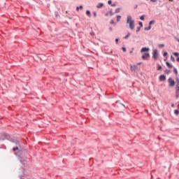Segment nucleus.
<instances>
[{
  "mask_svg": "<svg viewBox=\"0 0 179 179\" xmlns=\"http://www.w3.org/2000/svg\"><path fill=\"white\" fill-rule=\"evenodd\" d=\"M127 23L129 24V27L131 30H134V29H135V21L132 20V17L131 15L127 16Z\"/></svg>",
  "mask_w": 179,
  "mask_h": 179,
  "instance_id": "1",
  "label": "nucleus"
},
{
  "mask_svg": "<svg viewBox=\"0 0 179 179\" xmlns=\"http://www.w3.org/2000/svg\"><path fill=\"white\" fill-rule=\"evenodd\" d=\"M169 82V85L170 87H174L175 85H176V81H174V80H173V78H169L168 80Z\"/></svg>",
  "mask_w": 179,
  "mask_h": 179,
  "instance_id": "2",
  "label": "nucleus"
},
{
  "mask_svg": "<svg viewBox=\"0 0 179 179\" xmlns=\"http://www.w3.org/2000/svg\"><path fill=\"white\" fill-rule=\"evenodd\" d=\"M149 57H150V55L149 54V52H145V53L143 54L142 59H148V58H149Z\"/></svg>",
  "mask_w": 179,
  "mask_h": 179,
  "instance_id": "3",
  "label": "nucleus"
},
{
  "mask_svg": "<svg viewBox=\"0 0 179 179\" xmlns=\"http://www.w3.org/2000/svg\"><path fill=\"white\" fill-rule=\"evenodd\" d=\"M176 93H178V92H179V79H178V78H176Z\"/></svg>",
  "mask_w": 179,
  "mask_h": 179,
  "instance_id": "4",
  "label": "nucleus"
},
{
  "mask_svg": "<svg viewBox=\"0 0 179 179\" xmlns=\"http://www.w3.org/2000/svg\"><path fill=\"white\" fill-rule=\"evenodd\" d=\"M131 70L132 71V72H136V71H138V66H131Z\"/></svg>",
  "mask_w": 179,
  "mask_h": 179,
  "instance_id": "5",
  "label": "nucleus"
},
{
  "mask_svg": "<svg viewBox=\"0 0 179 179\" xmlns=\"http://www.w3.org/2000/svg\"><path fill=\"white\" fill-rule=\"evenodd\" d=\"M159 54L157 53V50H155L153 51V57L155 59H157V57H158Z\"/></svg>",
  "mask_w": 179,
  "mask_h": 179,
  "instance_id": "6",
  "label": "nucleus"
},
{
  "mask_svg": "<svg viewBox=\"0 0 179 179\" xmlns=\"http://www.w3.org/2000/svg\"><path fill=\"white\" fill-rule=\"evenodd\" d=\"M159 80H161V82H164V80H166V76L164 75H161L159 76Z\"/></svg>",
  "mask_w": 179,
  "mask_h": 179,
  "instance_id": "7",
  "label": "nucleus"
},
{
  "mask_svg": "<svg viewBox=\"0 0 179 179\" xmlns=\"http://www.w3.org/2000/svg\"><path fill=\"white\" fill-rule=\"evenodd\" d=\"M148 51H149V48H143L141 52H148Z\"/></svg>",
  "mask_w": 179,
  "mask_h": 179,
  "instance_id": "8",
  "label": "nucleus"
},
{
  "mask_svg": "<svg viewBox=\"0 0 179 179\" xmlns=\"http://www.w3.org/2000/svg\"><path fill=\"white\" fill-rule=\"evenodd\" d=\"M103 3H99L97 6L96 8H98L99 9V8H103Z\"/></svg>",
  "mask_w": 179,
  "mask_h": 179,
  "instance_id": "9",
  "label": "nucleus"
},
{
  "mask_svg": "<svg viewBox=\"0 0 179 179\" xmlns=\"http://www.w3.org/2000/svg\"><path fill=\"white\" fill-rule=\"evenodd\" d=\"M166 66H167L168 68H169V69L173 68V65L170 64V63H169L168 62H166Z\"/></svg>",
  "mask_w": 179,
  "mask_h": 179,
  "instance_id": "10",
  "label": "nucleus"
},
{
  "mask_svg": "<svg viewBox=\"0 0 179 179\" xmlns=\"http://www.w3.org/2000/svg\"><path fill=\"white\" fill-rule=\"evenodd\" d=\"M155 20H151L150 22H149V24L150 26H152V24H155Z\"/></svg>",
  "mask_w": 179,
  "mask_h": 179,
  "instance_id": "11",
  "label": "nucleus"
},
{
  "mask_svg": "<svg viewBox=\"0 0 179 179\" xmlns=\"http://www.w3.org/2000/svg\"><path fill=\"white\" fill-rule=\"evenodd\" d=\"M13 150L14 152H16V150H19V146L17 145L15 148H13Z\"/></svg>",
  "mask_w": 179,
  "mask_h": 179,
  "instance_id": "12",
  "label": "nucleus"
},
{
  "mask_svg": "<svg viewBox=\"0 0 179 179\" xmlns=\"http://www.w3.org/2000/svg\"><path fill=\"white\" fill-rule=\"evenodd\" d=\"M116 20H117V22H120V20H121V15H117Z\"/></svg>",
  "mask_w": 179,
  "mask_h": 179,
  "instance_id": "13",
  "label": "nucleus"
},
{
  "mask_svg": "<svg viewBox=\"0 0 179 179\" xmlns=\"http://www.w3.org/2000/svg\"><path fill=\"white\" fill-rule=\"evenodd\" d=\"M152 29V26L149 25L148 28H145V30L149 31Z\"/></svg>",
  "mask_w": 179,
  "mask_h": 179,
  "instance_id": "14",
  "label": "nucleus"
},
{
  "mask_svg": "<svg viewBox=\"0 0 179 179\" xmlns=\"http://www.w3.org/2000/svg\"><path fill=\"white\" fill-rule=\"evenodd\" d=\"M79 9H83V6H80L79 7L76 8V10H79Z\"/></svg>",
  "mask_w": 179,
  "mask_h": 179,
  "instance_id": "15",
  "label": "nucleus"
},
{
  "mask_svg": "<svg viewBox=\"0 0 179 179\" xmlns=\"http://www.w3.org/2000/svg\"><path fill=\"white\" fill-rule=\"evenodd\" d=\"M173 71H174L176 75H178V71H177V69L174 68Z\"/></svg>",
  "mask_w": 179,
  "mask_h": 179,
  "instance_id": "16",
  "label": "nucleus"
},
{
  "mask_svg": "<svg viewBox=\"0 0 179 179\" xmlns=\"http://www.w3.org/2000/svg\"><path fill=\"white\" fill-rule=\"evenodd\" d=\"M171 61H172V62H174L176 61V59H174V57L171 56Z\"/></svg>",
  "mask_w": 179,
  "mask_h": 179,
  "instance_id": "17",
  "label": "nucleus"
},
{
  "mask_svg": "<svg viewBox=\"0 0 179 179\" xmlns=\"http://www.w3.org/2000/svg\"><path fill=\"white\" fill-rule=\"evenodd\" d=\"M86 15H87V16H90V10H87L86 11Z\"/></svg>",
  "mask_w": 179,
  "mask_h": 179,
  "instance_id": "18",
  "label": "nucleus"
},
{
  "mask_svg": "<svg viewBox=\"0 0 179 179\" xmlns=\"http://www.w3.org/2000/svg\"><path fill=\"white\" fill-rule=\"evenodd\" d=\"M140 20H145V15H142V16L140 17Z\"/></svg>",
  "mask_w": 179,
  "mask_h": 179,
  "instance_id": "19",
  "label": "nucleus"
},
{
  "mask_svg": "<svg viewBox=\"0 0 179 179\" xmlns=\"http://www.w3.org/2000/svg\"><path fill=\"white\" fill-rule=\"evenodd\" d=\"M122 50L123 52H127V48H122Z\"/></svg>",
  "mask_w": 179,
  "mask_h": 179,
  "instance_id": "20",
  "label": "nucleus"
},
{
  "mask_svg": "<svg viewBox=\"0 0 179 179\" xmlns=\"http://www.w3.org/2000/svg\"><path fill=\"white\" fill-rule=\"evenodd\" d=\"M120 8H117V9L115 10V13H120Z\"/></svg>",
  "mask_w": 179,
  "mask_h": 179,
  "instance_id": "21",
  "label": "nucleus"
},
{
  "mask_svg": "<svg viewBox=\"0 0 179 179\" xmlns=\"http://www.w3.org/2000/svg\"><path fill=\"white\" fill-rule=\"evenodd\" d=\"M159 47L160 48H163V47H164V44H160V45H159Z\"/></svg>",
  "mask_w": 179,
  "mask_h": 179,
  "instance_id": "22",
  "label": "nucleus"
},
{
  "mask_svg": "<svg viewBox=\"0 0 179 179\" xmlns=\"http://www.w3.org/2000/svg\"><path fill=\"white\" fill-rule=\"evenodd\" d=\"M173 55H175V57H178L179 53L178 52H175V53H173Z\"/></svg>",
  "mask_w": 179,
  "mask_h": 179,
  "instance_id": "23",
  "label": "nucleus"
},
{
  "mask_svg": "<svg viewBox=\"0 0 179 179\" xmlns=\"http://www.w3.org/2000/svg\"><path fill=\"white\" fill-rule=\"evenodd\" d=\"M175 114H176V115H178L179 111H178V110H175Z\"/></svg>",
  "mask_w": 179,
  "mask_h": 179,
  "instance_id": "24",
  "label": "nucleus"
},
{
  "mask_svg": "<svg viewBox=\"0 0 179 179\" xmlns=\"http://www.w3.org/2000/svg\"><path fill=\"white\" fill-rule=\"evenodd\" d=\"M130 36V34H128V35H127L126 36H124V38H128Z\"/></svg>",
  "mask_w": 179,
  "mask_h": 179,
  "instance_id": "25",
  "label": "nucleus"
},
{
  "mask_svg": "<svg viewBox=\"0 0 179 179\" xmlns=\"http://www.w3.org/2000/svg\"><path fill=\"white\" fill-rule=\"evenodd\" d=\"M167 55H168L167 52H165L164 53V57H167Z\"/></svg>",
  "mask_w": 179,
  "mask_h": 179,
  "instance_id": "26",
  "label": "nucleus"
},
{
  "mask_svg": "<svg viewBox=\"0 0 179 179\" xmlns=\"http://www.w3.org/2000/svg\"><path fill=\"white\" fill-rule=\"evenodd\" d=\"M160 69H162V66H159L157 68V71H160Z\"/></svg>",
  "mask_w": 179,
  "mask_h": 179,
  "instance_id": "27",
  "label": "nucleus"
},
{
  "mask_svg": "<svg viewBox=\"0 0 179 179\" xmlns=\"http://www.w3.org/2000/svg\"><path fill=\"white\" fill-rule=\"evenodd\" d=\"M111 3H112L111 0H109V1H108V5H111Z\"/></svg>",
  "mask_w": 179,
  "mask_h": 179,
  "instance_id": "28",
  "label": "nucleus"
},
{
  "mask_svg": "<svg viewBox=\"0 0 179 179\" xmlns=\"http://www.w3.org/2000/svg\"><path fill=\"white\" fill-rule=\"evenodd\" d=\"M110 16H113V15H114V13H113V11H110Z\"/></svg>",
  "mask_w": 179,
  "mask_h": 179,
  "instance_id": "29",
  "label": "nucleus"
},
{
  "mask_svg": "<svg viewBox=\"0 0 179 179\" xmlns=\"http://www.w3.org/2000/svg\"><path fill=\"white\" fill-rule=\"evenodd\" d=\"M165 72L166 73H170V70H166Z\"/></svg>",
  "mask_w": 179,
  "mask_h": 179,
  "instance_id": "30",
  "label": "nucleus"
},
{
  "mask_svg": "<svg viewBox=\"0 0 179 179\" xmlns=\"http://www.w3.org/2000/svg\"><path fill=\"white\" fill-rule=\"evenodd\" d=\"M176 99H178V97H179V94H178V93H176Z\"/></svg>",
  "mask_w": 179,
  "mask_h": 179,
  "instance_id": "31",
  "label": "nucleus"
},
{
  "mask_svg": "<svg viewBox=\"0 0 179 179\" xmlns=\"http://www.w3.org/2000/svg\"><path fill=\"white\" fill-rule=\"evenodd\" d=\"M110 24H114V20H110Z\"/></svg>",
  "mask_w": 179,
  "mask_h": 179,
  "instance_id": "32",
  "label": "nucleus"
},
{
  "mask_svg": "<svg viewBox=\"0 0 179 179\" xmlns=\"http://www.w3.org/2000/svg\"><path fill=\"white\" fill-rule=\"evenodd\" d=\"M139 26H141V27H142L143 25L142 24V22H139L138 23Z\"/></svg>",
  "mask_w": 179,
  "mask_h": 179,
  "instance_id": "33",
  "label": "nucleus"
},
{
  "mask_svg": "<svg viewBox=\"0 0 179 179\" xmlns=\"http://www.w3.org/2000/svg\"><path fill=\"white\" fill-rule=\"evenodd\" d=\"M151 2H157V0H150Z\"/></svg>",
  "mask_w": 179,
  "mask_h": 179,
  "instance_id": "34",
  "label": "nucleus"
},
{
  "mask_svg": "<svg viewBox=\"0 0 179 179\" xmlns=\"http://www.w3.org/2000/svg\"><path fill=\"white\" fill-rule=\"evenodd\" d=\"M139 30H141V29L140 28H137L136 33H138V31H139Z\"/></svg>",
  "mask_w": 179,
  "mask_h": 179,
  "instance_id": "35",
  "label": "nucleus"
},
{
  "mask_svg": "<svg viewBox=\"0 0 179 179\" xmlns=\"http://www.w3.org/2000/svg\"><path fill=\"white\" fill-rule=\"evenodd\" d=\"M115 42H116L117 44L118 43V38L115 39Z\"/></svg>",
  "mask_w": 179,
  "mask_h": 179,
  "instance_id": "36",
  "label": "nucleus"
},
{
  "mask_svg": "<svg viewBox=\"0 0 179 179\" xmlns=\"http://www.w3.org/2000/svg\"><path fill=\"white\" fill-rule=\"evenodd\" d=\"M176 61H177L178 62H179V57H178V58L176 59Z\"/></svg>",
  "mask_w": 179,
  "mask_h": 179,
  "instance_id": "37",
  "label": "nucleus"
},
{
  "mask_svg": "<svg viewBox=\"0 0 179 179\" xmlns=\"http://www.w3.org/2000/svg\"><path fill=\"white\" fill-rule=\"evenodd\" d=\"M94 16H96V13H94Z\"/></svg>",
  "mask_w": 179,
  "mask_h": 179,
  "instance_id": "38",
  "label": "nucleus"
},
{
  "mask_svg": "<svg viewBox=\"0 0 179 179\" xmlns=\"http://www.w3.org/2000/svg\"><path fill=\"white\" fill-rule=\"evenodd\" d=\"M112 6H115V4H113Z\"/></svg>",
  "mask_w": 179,
  "mask_h": 179,
  "instance_id": "39",
  "label": "nucleus"
},
{
  "mask_svg": "<svg viewBox=\"0 0 179 179\" xmlns=\"http://www.w3.org/2000/svg\"><path fill=\"white\" fill-rule=\"evenodd\" d=\"M137 65H141V63H138Z\"/></svg>",
  "mask_w": 179,
  "mask_h": 179,
  "instance_id": "40",
  "label": "nucleus"
},
{
  "mask_svg": "<svg viewBox=\"0 0 179 179\" xmlns=\"http://www.w3.org/2000/svg\"><path fill=\"white\" fill-rule=\"evenodd\" d=\"M130 53L132 54V51H131Z\"/></svg>",
  "mask_w": 179,
  "mask_h": 179,
  "instance_id": "41",
  "label": "nucleus"
},
{
  "mask_svg": "<svg viewBox=\"0 0 179 179\" xmlns=\"http://www.w3.org/2000/svg\"><path fill=\"white\" fill-rule=\"evenodd\" d=\"M136 8H138V6H136Z\"/></svg>",
  "mask_w": 179,
  "mask_h": 179,
  "instance_id": "42",
  "label": "nucleus"
},
{
  "mask_svg": "<svg viewBox=\"0 0 179 179\" xmlns=\"http://www.w3.org/2000/svg\"><path fill=\"white\" fill-rule=\"evenodd\" d=\"M178 43H179V40L178 39Z\"/></svg>",
  "mask_w": 179,
  "mask_h": 179,
  "instance_id": "43",
  "label": "nucleus"
},
{
  "mask_svg": "<svg viewBox=\"0 0 179 179\" xmlns=\"http://www.w3.org/2000/svg\"><path fill=\"white\" fill-rule=\"evenodd\" d=\"M169 1H171V0H169Z\"/></svg>",
  "mask_w": 179,
  "mask_h": 179,
  "instance_id": "44",
  "label": "nucleus"
}]
</instances>
